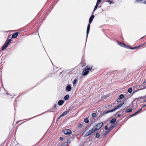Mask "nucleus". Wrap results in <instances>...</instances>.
<instances>
[{"label":"nucleus","mask_w":146,"mask_h":146,"mask_svg":"<svg viewBox=\"0 0 146 146\" xmlns=\"http://www.w3.org/2000/svg\"><path fill=\"white\" fill-rule=\"evenodd\" d=\"M124 97V95L122 94L120 95L119 97V98L120 99H123V98Z\"/></svg>","instance_id":"nucleus-19"},{"label":"nucleus","mask_w":146,"mask_h":146,"mask_svg":"<svg viewBox=\"0 0 146 146\" xmlns=\"http://www.w3.org/2000/svg\"><path fill=\"white\" fill-rule=\"evenodd\" d=\"M117 102H119L121 101V100H120V99L119 98L117 99Z\"/></svg>","instance_id":"nucleus-28"},{"label":"nucleus","mask_w":146,"mask_h":146,"mask_svg":"<svg viewBox=\"0 0 146 146\" xmlns=\"http://www.w3.org/2000/svg\"><path fill=\"white\" fill-rule=\"evenodd\" d=\"M105 129L106 130H107L108 129V126L107 125L106 126Z\"/></svg>","instance_id":"nucleus-33"},{"label":"nucleus","mask_w":146,"mask_h":146,"mask_svg":"<svg viewBox=\"0 0 146 146\" xmlns=\"http://www.w3.org/2000/svg\"><path fill=\"white\" fill-rule=\"evenodd\" d=\"M101 0H97L96 4L94 7V8L93 10V11L92 13V14H94V12L95 10L97 9L98 7V6L99 4L101 2Z\"/></svg>","instance_id":"nucleus-5"},{"label":"nucleus","mask_w":146,"mask_h":146,"mask_svg":"<svg viewBox=\"0 0 146 146\" xmlns=\"http://www.w3.org/2000/svg\"><path fill=\"white\" fill-rule=\"evenodd\" d=\"M8 46L6 44H4L3 46L2 47V50H3L5 48H6Z\"/></svg>","instance_id":"nucleus-15"},{"label":"nucleus","mask_w":146,"mask_h":146,"mask_svg":"<svg viewBox=\"0 0 146 146\" xmlns=\"http://www.w3.org/2000/svg\"><path fill=\"white\" fill-rule=\"evenodd\" d=\"M11 41L12 40L11 39H10L8 40H7L6 41L5 44H6L7 45V46H8L9 43L11 42Z\"/></svg>","instance_id":"nucleus-12"},{"label":"nucleus","mask_w":146,"mask_h":146,"mask_svg":"<svg viewBox=\"0 0 146 146\" xmlns=\"http://www.w3.org/2000/svg\"><path fill=\"white\" fill-rule=\"evenodd\" d=\"M56 106V105H55L54 106V107H55Z\"/></svg>","instance_id":"nucleus-40"},{"label":"nucleus","mask_w":146,"mask_h":146,"mask_svg":"<svg viewBox=\"0 0 146 146\" xmlns=\"http://www.w3.org/2000/svg\"><path fill=\"white\" fill-rule=\"evenodd\" d=\"M136 114H137V113H136L135 112V113L134 114H132V115H133V116H134V115H135Z\"/></svg>","instance_id":"nucleus-34"},{"label":"nucleus","mask_w":146,"mask_h":146,"mask_svg":"<svg viewBox=\"0 0 146 146\" xmlns=\"http://www.w3.org/2000/svg\"><path fill=\"white\" fill-rule=\"evenodd\" d=\"M63 137H60V140H63Z\"/></svg>","instance_id":"nucleus-35"},{"label":"nucleus","mask_w":146,"mask_h":146,"mask_svg":"<svg viewBox=\"0 0 146 146\" xmlns=\"http://www.w3.org/2000/svg\"><path fill=\"white\" fill-rule=\"evenodd\" d=\"M64 102L63 100H59L58 102V104L59 105V106H61L64 103Z\"/></svg>","instance_id":"nucleus-14"},{"label":"nucleus","mask_w":146,"mask_h":146,"mask_svg":"<svg viewBox=\"0 0 146 146\" xmlns=\"http://www.w3.org/2000/svg\"><path fill=\"white\" fill-rule=\"evenodd\" d=\"M19 33L18 32H17L14 33L12 35V38H16L18 36Z\"/></svg>","instance_id":"nucleus-10"},{"label":"nucleus","mask_w":146,"mask_h":146,"mask_svg":"<svg viewBox=\"0 0 146 146\" xmlns=\"http://www.w3.org/2000/svg\"><path fill=\"white\" fill-rule=\"evenodd\" d=\"M141 45H139V46H135V47H133L132 48H131L132 49H136V48H138L139 47H140V46Z\"/></svg>","instance_id":"nucleus-22"},{"label":"nucleus","mask_w":146,"mask_h":146,"mask_svg":"<svg viewBox=\"0 0 146 146\" xmlns=\"http://www.w3.org/2000/svg\"><path fill=\"white\" fill-rule=\"evenodd\" d=\"M78 127H80L82 128L84 127V125L83 124H80Z\"/></svg>","instance_id":"nucleus-20"},{"label":"nucleus","mask_w":146,"mask_h":146,"mask_svg":"<svg viewBox=\"0 0 146 146\" xmlns=\"http://www.w3.org/2000/svg\"><path fill=\"white\" fill-rule=\"evenodd\" d=\"M94 17V16L92 15L90 17L89 20V23L88 25L87 29V37L88 34L89 32V31L90 28V24L92 22L93 19Z\"/></svg>","instance_id":"nucleus-3"},{"label":"nucleus","mask_w":146,"mask_h":146,"mask_svg":"<svg viewBox=\"0 0 146 146\" xmlns=\"http://www.w3.org/2000/svg\"><path fill=\"white\" fill-rule=\"evenodd\" d=\"M132 116H133V115H130L129 116L130 117H132Z\"/></svg>","instance_id":"nucleus-38"},{"label":"nucleus","mask_w":146,"mask_h":146,"mask_svg":"<svg viewBox=\"0 0 146 146\" xmlns=\"http://www.w3.org/2000/svg\"><path fill=\"white\" fill-rule=\"evenodd\" d=\"M69 96L68 95H66L64 98V100H68L69 99Z\"/></svg>","instance_id":"nucleus-16"},{"label":"nucleus","mask_w":146,"mask_h":146,"mask_svg":"<svg viewBox=\"0 0 146 146\" xmlns=\"http://www.w3.org/2000/svg\"><path fill=\"white\" fill-rule=\"evenodd\" d=\"M142 109L141 108L137 112H136V113L137 114Z\"/></svg>","instance_id":"nucleus-30"},{"label":"nucleus","mask_w":146,"mask_h":146,"mask_svg":"<svg viewBox=\"0 0 146 146\" xmlns=\"http://www.w3.org/2000/svg\"><path fill=\"white\" fill-rule=\"evenodd\" d=\"M146 106V105H144L142 107L143 108V107Z\"/></svg>","instance_id":"nucleus-37"},{"label":"nucleus","mask_w":146,"mask_h":146,"mask_svg":"<svg viewBox=\"0 0 146 146\" xmlns=\"http://www.w3.org/2000/svg\"><path fill=\"white\" fill-rule=\"evenodd\" d=\"M116 121V119L115 118H113L112 119V120L110 121V123H115Z\"/></svg>","instance_id":"nucleus-17"},{"label":"nucleus","mask_w":146,"mask_h":146,"mask_svg":"<svg viewBox=\"0 0 146 146\" xmlns=\"http://www.w3.org/2000/svg\"><path fill=\"white\" fill-rule=\"evenodd\" d=\"M92 69V66H87L84 69L83 72V76H86L89 73V71H91Z\"/></svg>","instance_id":"nucleus-2"},{"label":"nucleus","mask_w":146,"mask_h":146,"mask_svg":"<svg viewBox=\"0 0 146 146\" xmlns=\"http://www.w3.org/2000/svg\"><path fill=\"white\" fill-rule=\"evenodd\" d=\"M103 125V123L102 122L99 123L97 124L96 126V129H97V131L99 130L100 128H101Z\"/></svg>","instance_id":"nucleus-8"},{"label":"nucleus","mask_w":146,"mask_h":146,"mask_svg":"<svg viewBox=\"0 0 146 146\" xmlns=\"http://www.w3.org/2000/svg\"><path fill=\"white\" fill-rule=\"evenodd\" d=\"M61 146H66V143H63L62 144Z\"/></svg>","instance_id":"nucleus-32"},{"label":"nucleus","mask_w":146,"mask_h":146,"mask_svg":"<svg viewBox=\"0 0 146 146\" xmlns=\"http://www.w3.org/2000/svg\"><path fill=\"white\" fill-rule=\"evenodd\" d=\"M97 129H96L95 127H93L91 129L88 131L86 132L85 131L83 132L82 133V135L83 136L85 137L90 135L92 133H94V132L97 131Z\"/></svg>","instance_id":"nucleus-1"},{"label":"nucleus","mask_w":146,"mask_h":146,"mask_svg":"<svg viewBox=\"0 0 146 146\" xmlns=\"http://www.w3.org/2000/svg\"><path fill=\"white\" fill-rule=\"evenodd\" d=\"M128 92H129L130 93H131L132 92V89L131 88H129L128 90Z\"/></svg>","instance_id":"nucleus-23"},{"label":"nucleus","mask_w":146,"mask_h":146,"mask_svg":"<svg viewBox=\"0 0 146 146\" xmlns=\"http://www.w3.org/2000/svg\"><path fill=\"white\" fill-rule=\"evenodd\" d=\"M96 114L95 113H93L92 114V116L94 117H96Z\"/></svg>","instance_id":"nucleus-27"},{"label":"nucleus","mask_w":146,"mask_h":146,"mask_svg":"<svg viewBox=\"0 0 146 146\" xmlns=\"http://www.w3.org/2000/svg\"><path fill=\"white\" fill-rule=\"evenodd\" d=\"M63 132L64 134L69 135L71 133V131L70 129H66L63 130Z\"/></svg>","instance_id":"nucleus-6"},{"label":"nucleus","mask_w":146,"mask_h":146,"mask_svg":"<svg viewBox=\"0 0 146 146\" xmlns=\"http://www.w3.org/2000/svg\"><path fill=\"white\" fill-rule=\"evenodd\" d=\"M84 121L86 123H88L89 122V120L88 118H86L84 120Z\"/></svg>","instance_id":"nucleus-21"},{"label":"nucleus","mask_w":146,"mask_h":146,"mask_svg":"<svg viewBox=\"0 0 146 146\" xmlns=\"http://www.w3.org/2000/svg\"><path fill=\"white\" fill-rule=\"evenodd\" d=\"M78 80L77 79H75L74 80L73 82V84H76Z\"/></svg>","instance_id":"nucleus-25"},{"label":"nucleus","mask_w":146,"mask_h":146,"mask_svg":"<svg viewBox=\"0 0 146 146\" xmlns=\"http://www.w3.org/2000/svg\"><path fill=\"white\" fill-rule=\"evenodd\" d=\"M117 44L120 46L123 47H125V44L122 43H121L120 42H118Z\"/></svg>","instance_id":"nucleus-11"},{"label":"nucleus","mask_w":146,"mask_h":146,"mask_svg":"<svg viewBox=\"0 0 146 146\" xmlns=\"http://www.w3.org/2000/svg\"><path fill=\"white\" fill-rule=\"evenodd\" d=\"M66 89L68 91H70L71 90V87L70 85H68L66 87Z\"/></svg>","instance_id":"nucleus-13"},{"label":"nucleus","mask_w":146,"mask_h":146,"mask_svg":"<svg viewBox=\"0 0 146 146\" xmlns=\"http://www.w3.org/2000/svg\"><path fill=\"white\" fill-rule=\"evenodd\" d=\"M124 102H123L118 106L117 107H116L114 109L111 110H108L107 111L105 112V114H107L110 112H113V111L115 110H116L120 108L124 104Z\"/></svg>","instance_id":"nucleus-4"},{"label":"nucleus","mask_w":146,"mask_h":146,"mask_svg":"<svg viewBox=\"0 0 146 146\" xmlns=\"http://www.w3.org/2000/svg\"><path fill=\"white\" fill-rule=\"evenodd\" d=\"M61 117H62V116H61V115L60 116H59V117H58V119H57V120H58L59 119H60V118Z\"/></svg>","instance_id":"nucleus-31"},{"label":"nucleus","mask_w":146,"mask_h":146,"mask_svg":"<svg viewBox=\"0 0 146 146\" xmlns=\"http://www.w3.org/2000/svg\"><path fill=\"white\" fill-rule=\"evenodd\" d=\"M145 3L146 4V1L145 2Z\"/></svg>","instance_id":"nucleus-41"},{"label":"nucleus","mask_w":146,"mask_h":146,"mask_svg":"<svg viewBox=\"0 0 146 146\" xmlns=\"http://www.w3.org/2000/svg\"><path fill=\"white\" fill-rule=\"evenodd\" d=\"M120 116H121V115H120V114H118V115H117V117H120Z\"/></svg>","instance_id":"nucleus-36"},{"label":"nucleus","mask_w":146,"mask_h":146,"mask_svg":"<svg viewBox=\"0 0 146 146\" xmlns=\"http://www.w3.org/2000/svg\"><path fill=\"white\" fill-rule=\"evenodd\" d=\"M146 83V81H145L144 82H143V84H144V83Z\"/></svg>","instance_id":"nucleus-39"},{"label":"nucleus","mask_w":146,"mask_h":146,"mask_svg":"<svg viewBox=\"0 0 146 146\" xmlns=\"http://www.w3.org/2000/svg\"><path fill=\"white\" fill-rule=\"evenodd\" d=\"M132 111V110L131 109H128L126 111H125V112H126V113L130 112H131Z\"/></svg>","instance_id":"nucleus-18"},{"label":"nucleus","mask_w":146,"mask_h":146,"mask_svg":"<svg viewBox=\"0 0 146 146\" xmlns=\"http://www.w3.org/2000/svg\"><path fill=\"white\" fill-rule=\"evenodd\" d=\"M107 2L109 3H110V4L113 3V2L112 1H111L109 0H108L107 1Z\"/></svg>","instance_id":"nucleus-26"},{"label":"nucleus","mask_w":146,"mask_h":146,"mask_svg":"<svg viewBox=\"0 0 146 146\" xmlns=\"http://www.w3.org/2000/svg\"><path fill=\"white\" fill-rule=\"evenodd\" d=\"M100 136V134L98 133H97L96 135V137L97 138H98Z\"/></svg>","instance_id":"nucleus-24"},{"label":"nucleus","mask_w":146,"mask_h":146,"mask_svg":"<svg viewBox=\"0 0 146 146\" xmlns=\"http://www.w3.org/2000/svg\"><path fill=\"white\" fill-rule=\"evenodd\" d=\"M70 109H68L65 111L63 112L61 114V116H62V117L64 116V115H67L68 113L70 111Z\"/></svg>","instance_id":"nucleus-9"},{"label":"nucleus","mask_w":146,"mask_h":146,"mask_svg":"<svg viewBox=\"0 0 146 146\" xmlns=\"http://www.w3.org/2000/svg\"><path fill=\"white\" fill-rule=\"evenodd\" d=\"M101 7V6H100L99 7Z\"/></svg>","instance_id":"nucleus-42"},{"label":"nucleus","mask_w":146,"mask_h":146,"mask_svg":"<svg viewBox=\"0 0 146 146\" xmlns=\"http://www.w3.org/2000/svg\"><path fill=\"white\" fill-rule=\"evenodd\" d=\"M115 126V125L114 124H113L112 125H111L110 127L108 129L107 131L105 133V135H106L111 130V129L113 128Z\"/></svg>","instance_id":"nucleus-7"},{"label":"nucleus","mask_w":146,"mask_h":146,"mask_svg":"<svg viewBox=\"0 0 146 146\" xmlns=\"http://www.w3.org/2000/svg\"><path fill=\"white\" fill-rule=\"evenodd\" d=\"M141 1H142L141 0H136V2H137V3L139 2H141Z\"/></svg>","instance_id":"nucleus-29"}]
</instances>
